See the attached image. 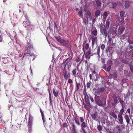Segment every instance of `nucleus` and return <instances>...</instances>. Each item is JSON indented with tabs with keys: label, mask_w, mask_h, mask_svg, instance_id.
<instances>
[{
	"label": "nucleus",
	"mask_w": 133,
	"mask_h": 133,
	"mask_svg": "<svg viewBox=\"0 0 133 133\" xmlns=\"http://www.w3.org/2000/svg\"><path fill=\"white\" fill-rule=\"evenodd\" d=\"M18 127L17 126L12 125L11 127V129L12 131H17Z\"/></svg>",
	"instance_id": "nucleus-18"
},
{
	"label": "nucleus",
	"mask_w": 133,
	"mask_h": 133,
	"mask_svg": "<svg viewBox=\"0 0 133 133\" xmlns=\"http://www.w3.org/2000/svg\"><path fill=\"white\" fill-rule=\"evenodd\" d=\"M130 2L127 1H126L125 2L124 4V6L126 9L128 8L130 6Z\"/></svg>",
	"instance_id": "nucleus-19"
},
{
	"label": "nucleus",
	"mask_w": 133,
	"mask_h": 133,
	"mask_svg": "<svg viewBox=\"0 0 133 133\" xmlns=\"http://www.w3.org/2000/svg\"><path fill=\"white\" fill-rule=\"evenodd\" d=\"M23 24L26 27L27 26H31V23L28 17H26L25 21L24 22H23Z\"/></svg>",
	"instance_id": "nucleus-8"
},
{
	"label": "nucleus",
	"mask_w": 133,
	"mask_h": 133,
	"mask_svg": "<svg viewBox=\"0 0 133 133\" xmlns=\"http://www.w3.org/2000/svg\"><path fill=\"white\" fill-rule=\"evenodd\" d=\"M91 39L92 42V45L93 46L95 43L97 42V37L91 35Z\"/></svg>",
	"instance_id": "nucleus-11"
},
{
	"label": "nucleus",
	"mask_w": 133,
	"mask_h": 133,
	"mask_svg": "<svg viewBox=\"0 0 133 133\" xmlns=\"http://www.w3.org/2000/svg\"><path fill=\"white\" fill-rule=\"evenodd\" d=\"M109 114L112 116L113 118H114L115 120L117 118V116L114 112H110Z\"/></svg>",
	"instance_id": "nucleus-16"
},
{
	"label": "nucleus",
	"mask_w": 133,
	"mask_h": 133,
	"mask_svg": "<svg viewBox=\"0 0 133 133\" xmlns=\"http://www.w3.org/2000/svg\"><path fill=\"white\" fill-rule=\"evenodd\" d=\"M92 74L93 77L94 78V79H96L97 77V75L96 74H92Z\"/></svg>",
	"instance_id": "nucleus-38"
},
{
	"label": "nucleus",
	"mask_w": 133,
	"mask_h": 133,
	"mask_svg": "<svg viewBox=\"0 0 133 133\" xmlns=\"http://www.w3.org/2000/svg\"><path fill=\"white\" fill-rule=\"evenodd\" d=\"M80 119L81 123V125L82 127V128L83 131V118L82 117H80Z\"/></svg>",
	"instance_id": "nucleus-24"
},
{
	"label": "nucleus",
	"mask_w": 133,
	"mask_h": 133,
	"mask_svg": "<svg viewBox=\"0 0 133 133\" xmlns=\"http://www.w3.org/2000/svg\"><path fill=\"white\" fill-rule=\"evenodd\" d=\"M68 59L67 58V59L64 60V61L62 63V64H64V65H66L67 64V61Z\"/></svg>",
	"instance_id": "nucleus-39"
},
{
	"label": "nucleus",
	"mask_w": 133,
	"mask_h": 133,
	"mask_svg": "<svg viewBox=\"0 0 133 133\" xmlns=\"http://www.w3.org/2000/svg\"><path fill=\"white\" fill-rule=\"evenodd\" d=\"M27 46L28 47L26 48L27 51V53H26L25 54H24V55L26 54H29L30 55L32 54L34 50L32 45L30 43H28Z\"/></svg>",
	"instance_id": "nucleus-3"
},
{
	"label": "nucleus",
	"mask_w": 133,
	"mask_h": 133,
	"mask_svg": "<svg viewBox=\"0 0 133 133\" xmlns=\"http://www.w3.org/2000/svg\"><path fill=\"white\" fill-rule=\"evenodd\" d=\"M112 53L110 51H109V53H107V55L109 57L110 56H112Z\"/></svg>",
	"instance_id": "nucleus-40"
},
{
	"label": "nucleus",
	"mask_w": 133,
	"mask_h": 133,
	"mask_svg": "<svg viewBox=\"0 0 133 133\" xmlns=\"http://www.w3.org/2000/svg\"><path fill=\"white\" fill-rule=\"evenodd\" d=\"M54 37L61 44L62 43V42L63 41V39H62L60 37H57V36H54Z\"/></svg>",
	"instance_id": "nucleus-17"
},
{
	"label": "nucleus",
	"mask_w": 133,
	"mask_h": 133,
	"mask_svg": "<svg viewBox=\"0 0 133 133\" xmlns=\"http://www.w3.org/2000/svg\"><path fill=\"white\" fill-rule=\"evenodd\" d=\"M72 133H77L75 130V127L74 124H72Z\"/></svg>",
	"instance_id": "nucleus-29"
},
{
	"label": "nucleus",
	"mask_w": 133,
	"mask_h": 133,
	"mask_svg": "<svg viewBox=\"0 0 133 133\" xmlns=\"http://www.w3.org/2000/svg\"><path fill=\"white\" fill-rule=\"evenodd\" d=\"M76 89L77 90H78L79 88V86L80 85V84L79 83H77V82H76Z\"/></svg>",
	"instance_id": "nucleus-33"
},
{
	"label": "nucleus",
	"mask_w": 133,
	"mask_h": 133,
	"mask_svg": "<svg viewBox=\"0 0 133 133\" xmlns=\"http://www.w3.org/2000/svg\"><path fill=\"white\" fill-rule=\"evenodd\" d=\"M73 119L74 120L76 123L78 125H80V124L78 118L76 117H74L73 118Z\"/></svg>",
	"instance_id": "nucleus-20"
},
{
	"label": "nucleus",
	"mask_w": 133,
	"mask_h": 133,
	"mask_svg": "<svg viewBox=\"0 0 133 133\" xmlns=\"http://www.w3.org/2000/svg\"><path fill=\"white\" fill-rule=\"evenodd\" d=\"M53 93L54 96L56 97H57L58 96V92L57 91H56L55 89H53Z\"/></svg>",
	"instance_id": "nucleus-21"
},
{
	"label": "nucleus",
	"mask_w": 133,
	"mask_h": 133,
	"mask_svg": "<svg viewBox=\"0 0 133 133\" xmlns=\"http://www.w3.org/2000/svg\"><path fill=\"white\" fill-rule=\"evenodd\" d=\"M40 112L41 114V115L42 116V118H44V114L42 109H40Z\"/></svg>",
	"instance_id": "nucleus-37"
},
{
	"label": "nucleus",
	"mask_w": 133,
	"mask_h": 133,
	"mask_svg": "<svg viewBox=\"0 0 133 133\" xmlns=\"http://www.w3.org/2000/svg\"><path fill=\"white\" fill-rule=\"evenodd\" d=\"M42 119L43 121V122L44 123H45V117H44V118H42Z\"/></svg>",
	"instance_id": "nucleus-64"
},
{
	"label": "nucleus",
	"mask_w": 133,
	"mask_h": 133,
	"mask_svg": "<svg viewBox=\"0 0 133 133\" xmlns=\"http://www.w3.org/2000/svg\"><path fill=\"white\" fill-rule=\"evenodd\" d=\"M127 111L128 113H129V114H130V109L128 108L127 110Z\"/></svg>",
	"instance_id": "nucleus-55"
},
{
	"label": "nucleus",
	"mask_w": 133,
	"mask_h": 133,
	"mask_svg": "<svg viewBox=\"0 0 133 133\" xmlns=\"http://www.w3.org/2000/svg\"><path fill=\"white\" fill-rule=\"evenodd\" d=\"M115 30H114V29H113V30L114 31L112 32V34H115L116 32V29H114Z\"/></svg>",
	"instance_id": "nucleus-51"
},
{
	"label": "nucleus",
	"mask_w": 133,
	"mask_h": 133,
	"mask_svg": "<svg viewBox=\"0 0 133 133\" xmlns=\"http://www.w3.org/2000/svg\"><path fill=\"white\" fill-rule=\"evenodd\" d=\"M85 17L86 18L84 20V22L85 24H88V17H90L91 15V14L90 12L88 11L85 10Z\"/></svg>",
	"instance_id": "nucleus-5"
},
{
	"label": "nucleus",
	"mask_w": 133,
	"mask_h": 133,
	"mask_svg": "<svg viewBox=\"0 0 133 133\" xmlns=\"http://www.w3.org/2000/svg\"><path fill=\"white\" fill-rule=\"evenodd\" d=\"M97 114H92L91 116L95 120L97 121V119L96 118V116Z\"/></svg>",
	"instance_id": "nucleus-27"
},
{
	"label": "nucleus",
	"mask_w": 133,
	"mask_h": 133,
	"mask_svg": "<svg viewBox=\"0 0 133 133\" xmlns=\"http://www.w3.org/2000/svg\"><path fill=\"white\" fill-rule=\"evenodd\" d=\"M109 49H110L109 48H108V50L106 49V52L107 54V53H109V51H110V50Z\"/></svg>",
	"instance_id": "nucleus-57"
},
{
	"label": "nucleus",
	"mask_w": 133,
	"mask_h": 133,
	"mask_svg": "<svg viewBox=\"0 0 133 133\" xmlns=\"http://www.w3.org/2000/svg\"><path fill=\"white\" fill-rule=\"evenodd\" d=\"M87 86L88 87H89L90 86V84L89 83H87Z\"/></svg>",
	"instance_id": "nucleus-62"
},
{
	"label": "nucleus",
	"mask_w": 133,
	"mask_h": 133,
	"mask_svg": "<svg viewBox=\"0 0 133 133\" xmlns=\"http://www.w3.org/2000/svg\"><path fill=\"white\" fill-rule=\"evenodd\" d=\"M73 82L72 80L69 78L68 81V83L69 84Z\"/></svg>",
	"instance_id": "nucleus-42"
},
{
	"label": "nucleus",
	"mask_w": 133,
	"mask_h": 133,
	"mask_svg": "<svg viewBox=\"0 0 133 133\" xmlns=\"http://www.w3.org/2000/svg\"><path fill=\"white\" fill-rule=\"evenodd\" d=\"M63 126L64 127H67V124L66 123H64L63 124Z\"/></svg>",
	"instance_id": "nucleus-52"
},
{
	"label": "nucleus",
	"mask_w": 133,
	"mask_h": 133,
	"mask_svg": "<svg viewBox=\"0 0 133 133\" xmlns=\"http://www.w3.org/2000/svg\"><path fill=\"white\" fill-rule=\"evenodd\" d=\"M92 34L94 36H96L97 34V30H95L93 31L92 32Z\"/></svg>",
	"instance_id": "nucleus-30"
},
{
	"label": "nucleus",
	"mask_w": 133,
	"mask_h": 133,
	"mask_svg": "<svg viewBox=\"0 0 133 133\" xmlns=\"http://www.w3.org/2000/svg\"><path fill=\"white\" fill-rule=\"evenodd\" d=\"M3 36L2 35H0V42H2V41Z\"/></svg>",
	"instance_id": "nucleus-50"
},
{
	"label": "nucleus",
	"mask_w": 133,
	"mask_h": 133,
	"mask_svg": "<svg viewBox=\"0 0 133 133\" xmlns=\"http://www.w3.org/2000/svg\"><path fill=\"white\" fill-rule=\"evenodd\" d=\"M76 72L77 71L76 69L73 70L72 71V74L75 76H76Z\"/></svg>",
	"instance_id": "nucleus-34"
},
{
	"label": "nucleus",
	"mask_w": 133,
	"mask_h": 133,
	"mask_svg": "<svg viewBox=\"0 0 133 133\" xmlns=\"http://www.w3.org/2000/svg\"><path fill=\"white\" fill-rule=\"evenodd\" d=\"M100 11L99 10H97L95 12V15L96 17H98L100 14Z\"/></svg>",
	"instance_id": "nucleus-31"
},
{
	"label": "nucleus",
	"mask_w": 133,
	"mask_h": 133,
	"mask_svg": "<svg viewBox=\"0 0 133 133\" xmlns=\"http://www.w3.org/2000/svg\"><path fill=\"white\" fill-rule=\"evenodd\" d=\"M48 91H49V97L51 96V93L50 92V90L49 88L48 89Z\"/></svg>",
	"instance_id": "nucleus-58"
},
{
	"label": "nucleus",
	"mask_w": 133,
	"mask_h": 133,
	"mask_svg": "<svg viewBox=\"0 0 133 133\" xmlns=\"http://www.w3.org/2000/svg\"><path fill=\"white\" fill-rule=\"evenodd\" d=\"M102 98V97L101 96H96L95 97V101L96 104L98 105L101 107H104L106 105L105 103H103L99 99Z\"/></svg>",
	"instance_id": "nucleus-1"
},
{
	"label": "nucleus",
	"mask_w": 133,
	"mask_h": 133,
	"mask_svg": "<svg viewBox=\"0 0 133 133\" xmlns=\"http://www.w3.org/2000/svg\"><path fill=\"white\" fill-rule=\"evenodd\" d=\"M119 102H120V103L121 104L122 107H124L123 105V104L124 103V102L123 101V100H121V101Z\"/></svg>",
	"instance_id": "nucleus-41"
},
{
	"label": "nucleus",
	"mask_w": 133,
	"mask_h": 133,
	"mask_svg": "<svg viewBox=\"0 0 133 133\" xmlns=\"http://www.w3.org/2000/svg\"><path fill=\"white\" fill-rule=\"evenodd\" d=\"M108 16V14L107 12L106 11H105L103 15V19L105 20Z\"/></svg>",
	"instance_id": "nucleus-32"
},
{
	"label": "nucleus",
	"mask_w": 133,
	"mask_h": 133,
	"mask_svg": "<svg viewBox=\"0 0 133 133\" xmlns=\"http://www.w3.org/2000/svg\"><path fill=\"white\" fill-rule=\"evenodd\" d=\"M113 8H115L116 6V3H114V4H113Z\"/></svg>",
	"instance_id": "nucleus-60"
},
{
	"label": "nucleus",
	"mask_w": 133,
	"mask_h": 133,
	"mask_svg": "<svg viewBox=\"0 0 133 133\" xmlns=\"http://www.w3.org/2000/svg\"><path fill=\"white\" fill-rule=\"evenodd\" d=\"M69 40H67L66 41H64V40H63V41L62 42V43H61V44L64 46H65L66 47H67L69 49L70 51V53L71 52L72 53V51L71 50V46L69 44Z\"/></svg>",
	"instance_id": "nucleus-6"
},
{
	"label": "nucleus",
	"mask_w": 133,
	"mask_h": 133,
	"mask_svg": "<svg viewBox=\"0 0 133 133\" xmlns=\"http://www.w3.org/2000/svg\"><path fill=\"white\" fill-rule=\"evenodd\" d=\"M109 20L108 19L106 23L105 24V27L107 29H108L109 27Z\"/></svg>",
	"instance_id": "nucleus-23"
},
{
	"label": "nucleus",
	"mask_w": 133,
	"mask_h": 133,
	"mask_svg": "<svg viewBox=\"0 0 133 133\" xmlns=\"http://www.w3.org/2000/svg\"><path fill=\"white\" fill-rule=\"evenodd\" d=\"M98 129V130L99 131H101L102 130V127L101 126L99 125L97 127Z\"/></svg>",
	"instance_id": "nucleus-45"
},
{
	"label": "nucleus",
	"mask_w": 133,
	"mask_h": 133,
	"mask_svg": "<svg viewBox=\"0 0 133 133\" xmlns=\"http://www.w3.org/2000/svg\"><path fill=\"white\" fill-rule=\"evenodd\" d=\"M96 3L97 6H101V3L100 1H99V0L97 1L96 2Z\"/></svg>",
	"instance_id": "nucleus-35"
},
{
	"label": "nucleus",
	"mask_w": 133,
	"mask_h": 133,
	"mask_svg": "<svg viewBox=\"0 0 133 133\" xmlns=\"http://www.w3.org/2000/svg\"><path fill=\"white\" fill-rule=\"evenodd\" d=\"M128 42L130 44H132L133 43V41L132 42H131L130 40H128Z\"/></svg>",
	"instance_id": "nucleus-56"
},
{
	"label": "nucleus",
	"mask_w": 133,
	"mask_h": 133,
	"mask_svg": "<svg viewBox=\"0 0 133 133\" xmlns=\"http://www.w3.org/2000/svg\"><path fill=\"white\" fill-rule=\"evenodd\" d=\"M108 37L109 39V42L111 43V42L112 41V39L110 38V36H109V34H108Z\"/></svg>",
	"instance_id": "nucleus-46"
},
{
	"label": "nucleus",
	"mask_w": 133,
	"mask_h": 133,
	"mask_svg": "<svg viewBox=\"0 0 133 133\" xmlns=\"http://www.w3.org/2000/svg\"><path fill=\"white\" fill-rule=\"evenodd\" d=\"M100 52V48L98 47L97 48V54L98 55H99V53Z\"/></svg>",
	"instance_id": "nucleus-44"
},
{
	"label": "nucleus",
	"mask_w": 133,
	"mask_h": 133,
	"mask_svg": "<svg viewBox=\"0 0 133 133\" xmlns=\"http://www.w3.org/2000/svg\"><path fill=\"white\" fill-rule=\"evenodd\" d=\"M111 69V66L110 65L107 68V70L108 71H110Z\"/></svg>",
	"instance_id": "nucleus-48"
},
{
	"label": "nucleus",
	"mask_w": 133,
	"mask_h": 133,
	"mask_svg": "<svg viewBox=\"0 0 133 133\" xmlns=\"http://www.w3.org/2000/svg\"><path fill=\"white\" fill-rule=\"evenodd\" d=\"M82 9H81V11H79L78 13L79 16L81 18H83V13H82Z\"/></svg>",
	"instance_id": "nucleus-28"
},
{
	"label": "nucleus",
	"mask_w": 133,
	"mask_h": 133,
	"mask_svg": "<svg viewBox=\"0 0 133 133\" xmlns=\"http://www.w3.org/2000/svg\"><path fill=\"white\" fill-rule=\"evenodd\" d=\"M104 88H98L96 91L95 95V96H98L99 93L100 92H102L104 91Z\"/></svg>",
	"instance_id": "nucleus-9"
},
{
	"label": "nucleus",
	"mask_w": 133,
	"mask_h": 133,
	"mask_svg": "<svg viewBox=\"0 0 133 133\" xmlns=\"http://www.w3.org/2000/svg\"><path fill=\"white\" fill-rule=\"evenodd\" d=\"M125 12L124 11H121L120 12V15L122 17H124Z\"/></svg>",
	"instance_id": "nucleus-26"
},
{
	"label": "nucleus",
	"mask_w": 133,
	"mask_h": 133,
	"mask_svg": "<svg viewBox=\"0 0 133 133\" xmlns=\"http://www.w3.org/2000/svg\"><path fill=\"white\" fill-rule=\"evenodd\" d=\"M124 118L126 121V122L127 123V125H128L129 124L130 120V119L128 115L126 114Z\"/></svg>",
	"instance_id": "nucleus-15"
},
{
	"label": "nucleus",
	"mask_w": 133,
	"mask_h": 133,
	"mask_svg": "<svg viewBox=\"0 0 133 133\" xmlns=\"http://www.w3.org/2000/svg\"><path fill=\"white\" fill-rule=\"evenodd\" d=\"M85 49L87 50H88V51H86V53L85 55V57L87 59H89L90 58V55L91 54L90 49L89 48V44L88 43L86 44L85 45Z\"/></svg>",
	"instance_id": "nucleus-2"
},
{
	"label": "nucleus",
	"mask_w": 133,
	"mask_h": 133,
	"mask_svg": "<svg viewBox=\"0 0 133 133\" xmlns=\"http://www.w3.org/2000/svg\"><path fill=\"white\" fill-rule=\"evenodd\" d=\"M115 103H117L118 102V101L117 98L113 99Z\"/></svg>",
	"instance_id": "nucleus-49"
},
{
	"label": "nucleus",
	"mask_w": 133,
	"mask_h": 133,
	"mask_svg": "<svg viewBox=\"0 0 133 133\" xmlns=\"http://www.w3.org/2000/svg\"><path fill=\"white\" fill-rule=\"evenodd\" d=\"M32 117L30 115L29 116V119L28 122V130L31 131L32 128Z\"/></svg>",
	"instance_id": "nucleus-4"
},
{
	"label": "nucleus",
	"mask_w": 133,
	"mask_h": 133,
	"mask_svg": "<svg viewBox=\"0 0 133 133\" xmlns=\"http://www.w3.org/2000/svg\"><path fill=\"white\" fill-rule=\"evenodd\" d=\"M80 58H78L77 59V60H76V61L77 62H79V61L80 60Z\"/></svg>",
	"instance_id": "nucleus-61"
},
{
	"label": "nucleus",
	"mask_w": 133,
	"mask_h": 133,
	"mask_svg": "<svg viewBox=\"0 0 133 133\" xmlns=\"http://www.w3.org/2000/svg\"><path fill=\"white\" fill-rule=\"evenodd\" d=\"M124 107H122L121 109L120 110V112L119 113L118 115H122L123 112L124 111Z\"/></svg>",
	"instance_id": "nucleus-22"
},
{
	"label": "nucleus",
	"mask_w": 133,
	"mask_h": 133,
	"mask_svg": "<svg viewBox=\"0 0 133 133\" xmlns=\"http://www.w3.org/2000/svg\"><path fill=\"white\" fill-rule=\"evenodd\" d=\"M49 99L50 101V103L51 106H52V101L51 99V96L49 97Z\"/></svg>",
	"instance_id": "nucleus-36"
},
{
	"label": "nucleus",
	"mask_w": 133,
	"mask_h": 133,
	"mask_svg": "<svg viewBox=\"0 0 133 133\" xmlns=\"http://www.w3.org/2000/svg\"><path fill=\"white\" fill-rule=\"evenodd\" d=\"M130 68L131 71L133 72V66L131 65H130Z\"/></svg>",
	"instance_id": "nucleus-47"
},
{
	"label": "nucleus",
	"mask_w": 133,
	"mask_h": 133,
	"mask_svg": "<svg viewBox=\"0 0 133 133\" xmlns=\"http://www.w3.org/2000/svg\"><path fill=\"white\" fill-rule=\"evenodd\" d=\"M104 34L105 37V38H106V37H107V36H108V34L107 35V31L104 33Z\"/></svg>",
	"instance_id": "nucleus-54"
},
{
	"label": "nucleus",
	"mask_w": 133,
	"mask_h": 133,
	"mask_svg": "<svg viewBox=\"0 0 133 133\" xmlns=\"http://www.w3.org/2000/svg\"><path fill=\"white\" fill-rule=\"evenodd\" d=\"M63 76L65 79H68L70 77V74L66 70H65L63 73Z\"/></svg>",
	"instance_id": "nucleus-7"
},
{
	"label": "nucleus",
	"mask_w": 133,
	"mask_h": 133,
	"mask_svg": "<svg viewBox=\"0 0 133 133\" xmlns=\"http://www.w3.org/2000/svg\"><path fill=\"white\" fill-rule=\"evenodd\" d=\"M122 115H118V118L119 123L122 125L123 123V117Z\"/></svg>",
	"instance_id": "nucleus-13"
},
{
	"label": "nucleus",
	"mask_w": 133,
	"mask_h": 133,
	"mask_svg": "<svg viewBox=\"0 0 133 133\" xmlns=\"http://www.w3.org/2000/svg\"><path fill=\"white\" fill-rule=\"evenodd\" d=\"M125 28L123 26H120L118 29L117 34L118 35H121L124 30Z\"/></svg>",
	"instance_id": "nucleus-10"
},
{
	"label": "nucleus",
	"mask_w": 133,
	"mask_h": 133,
	"mask_svg": "<svg viewBox=\"0 0 133 133\" xmlns=\"http://www.w3.org/2000/svg\"><path fill=\"white\" fill-rule=\"evenodd\" d=\"M118 20L120 23H122L124 21V17H119Z\"/></svg>",
	"instance_id": "nucleus-25"
},
{
	"label": "nucleus",
	"mask_w": 133,
	"mask_h": 133,
	"mask_svg": "<svg viewBox=\"0 0 133 133\" xmlns=\"http://www.w3.org/2000/svg\"><path fill=\"white\" fill-rule=\"evenodd\" d=\"M85 101L87 103L89 104V97L87 93L84 94Z\"/></svg>",
	"instance_id": "nucleus-14"
},
{
	"label": "nucleus",
	"mask_w": 133,
	"mask_h": 133,
	"mask_svg": "<svg viewBox=\"0 0 133 133\" xmlns=\"http://www.w3.org/2000/svg\"><path fill=\"white\" fill-rule=\"evenodd\" d=\"M100 29L101 33L104 34V33L107 31V29L105 26H103L102 25H100Z\"/></svg>",
	"instance_id": "nucleus-12"
},
{
	"label": "nucleus",
	"mask_w": 133,
	"mask_h": 133,
	"mask_svg": "<svg viewBox=\"0 0 133 133\" xmlns=\"http://www.w3.org/2000/svg\"><path fill=\"white\" fill-rule=\"evenodd\" d=\"M116 103H115V102L114 103H111V105H112V106H114V107H115V106H116Z\"/></svg>",
	"instance_id": "nucleus-53"
},
{
	"label": "nucleus",
	"mask_w": 133,
	"mask_h": 133,
	"mask_svg": "<svg viewBox=\"0 0 133 133\" xmlns=\"http://www.w3.org/2000/svg\"><path fill=\"white\" fill-rule=\"evenodd\" d=\"M113 99L117 98V97L116 95L115 94H114L113 95Z\"/></svg>",
	"instance_id": "nucleus-59"
},
{
	"label": "nucleus",
	"mask_w": 133,
	"mask_h": 133,
	"mask_svg": "<svg viewBox=\"0 0 133 133\" xmlns=\"http://www.w3.org/2000/svg\"><path fill=\"white\" fill-rule=\"evenodd\" d=\"M92 74L91 75V74H90V79H91L92 78Z\"/></svg>",
	"instance_id": "nucleus-63"
},
{
	"label": "nucleus",
	"mask_w": 133,
	"mask_h": 133,
	"mask_svg": "<svg viewBox=\"0 0 133 133\" xmlns=\"http://www.w3.org/2000/svg\"><path fill=\"white\" fill-rule=\"evenodd\" d=\"M105 48V45L104 44H102L101 46V48L103 50H104Z\"/></svg>",
	"instance_id": "nucleus-43"
}]
</instances>
